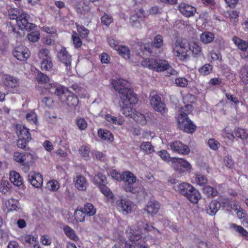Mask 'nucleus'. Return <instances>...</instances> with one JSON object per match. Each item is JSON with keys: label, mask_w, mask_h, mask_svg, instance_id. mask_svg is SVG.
Segmentation results:
<instances>
[{"label": "nucleus", "mask_w": 248, "mask_h": 248, "mask_svg": "<svg viewBox=\"0 0 248 248\" xmlns=\"http://www.w3.org/2000/svg\"><path fill=\"white\" fill-rule=\"evenodd\" d=\"M172 52L180 61L186 60L189 56L188 51L194 57H198L202 54V47L195 42H187L182 39H177L172 44Z\"/></svg>", "instance_id": "obj_1"}, {"label": "nucleus", "mask_w": 248, "mask_h": 248, "mask_svg": "<svg viewBox=\"0 0 248 248\" xmlns=\"http://www.w3.org/2000/svg\"><path fill=\"white\" fill-rule=\"evenodd\" d=\"M127 83V81L123 78L113 79L111 82L114 89L118 92L121 101L125 104L130 103L129 101H136L133 90L125 87Z\"/></svg>", "instance_id": "obj_2"}, {"label": "nucleus", "mask_w": 248, "mask_h": 248, "mask_svg": "<svg viewBox=\"0 0 248 248\" xmlns=\"http://www.w3.org/2000/svg\"><path fill=\"white\" fill-rule=\"evenodd\" d=\"M125 233L130 242L125 243V248H149L145 238L142 237V232L138 228L136 229L133 226H128Z\"/></svg>", "instance_id": "obj_3"}, {"label": "nucleus", "mask_w": 248, "mask_h": 248, "mask_svg": "<svg viewBox=\"0 0 248 248\" xmlns=\"http://www.w3.org/2000/svg\"><path fill=\"white\" fill-rule=\"evenodd\" d=\"M16 129L18 138L16 143L17 147L24 150H29L30 148L28 144L32 140L30 129L25 125L20 124L16 125Z\"/></svg>", "instance_id": "obj_4"}, {"label": "nucleus", "mask_w": 248, "mask_h": 248, "mask_svg": "<svg viewBox=\"0 0 248 248\" xmlns=\"http://www.w3.org/2000/svg\"><path fill=\"white\" fill-rule=\"evenodd\" d=\"M13 157L14 160L27 171L30 170L35 160L34 155L28 152H15Z\"/></svg>", "instance_id": "obj_5"}, {"label": "nucleus", "mask_w": 248, "mask_h": 248, "mask_svg": "<svg viewBox=\"0 0 248 248\" xmlns=\"http://www.w3.org/2000/svg\"><path fill=\"white\" fill-rule=\"evenodd\" d=\"M144 67L156 72H162L168 70L170 67L167 61L164 60L153 58L145 59L141 62Z\"/></svg>", "instance_id": "obj_6"}, {"label": "nucleus", "mask_w": 248, "mask_h": 248, "mask_svg": "<svg viewBox=\"0 0 248 248\" xmlns=\"http://www.w3.org/2000/svg\"><path fill=\"white\" fill-rule=\"evenodd\" d=\"M2 81L9 92L13 93H20V82L17 78L9 74H5L2 77Z\"/></svg>", "instance_id": "obj_7"}, {"label": "nucleus", "mask_w": 248, "mask_h": 248, "mask_svg": "<svg viewBox=\"0 0 248 248\" xmlns=\"http://www.w3.org/2000/svg\"><path fill=\"white\" fill-rule=\"evenodd\" d=\"M122 179L124 182L123 186L124 190L127 192L133 194H138L139 192L134 187V185L136 182L137 177L130 171H124L122 174Z\"/></svg>", "instance_id": "obj_8"}, {"label": "nucleus", "mask_w": 248, "mask_h": 248, "mask_svg": "<svg viewBox=\"0 0 248 248\" xmlns=\"http://www.w3.org/2000/svg\"><path fill=\"white\" fill-rule=\"evenodd\" d=\"M30 18V15L24 11L22 12L21 15L16 21L19 30L31 31L36 28L35 24L29 22Z\"/></svg>", "instance_id": "obj_9"}, {"label": "nucleus", "mask_w": 248, "mask_h": 248, "mask_svg": "<svg viewBox=\"0 0 248 248\" xmlns=\"http://www.w3.org/2000/svg\"><path fill=\"white\" fill-rule=\"evenodd\" d=\"M150 101L151 105L155 110L163 115L168 112V108L165 103L162 101L160 95L155 94L152 95Z\"/></svg>", "instance_id": "obj_10"}, {"label": "nucleus", "mask_w": 248, "mask_h": 248, "mask_svg": "<svg viewBox=\"0 0 248 248\" xmlns=\"http://www.w3.org/2000/svg\"><path fill=\"white\" fill-rule=\"evenodd\" d=\"M172 166L180 173L190 171L192 167L190 163L184 159L174 157L171 159Z\"/></svg>", "instance_id": "obj_11"}, {"label": "nucleus", "mask_w": 248, "mask_h": 248, "mask_svg": "<svg viewBox=\"0 0 248 248\" xmlns=\"http://www.w3.org/2000/svg\"><path fill=\"white\" fill-rule=\"evenodd\" d=\"M51 93H54L62 101L69 90L64 86L57 83H49L46 88Z\"/></svg>", "instance_id": "obj_12"}, {"label": "nucleus", "mask_w": 248, "mask_h": 248, "mask_svg": "<svg viewBox=\"0 0 248 248\" xmlns=\"http://www.w3.org/2000/svg\"><path fill=\"white\" fill-rule=\"evenodd\" d=\"M57 57L59 61L66 67V69L67 71L71 70L72 61V56L64 47H62L59 51Z\"/></svg>", "instance_id": "obj_13"}, {"label": "nucleus", "mask_w": 248, "mask_h": 248, "mask_svg": "<svg viewBox=\"0 0 248 248\" xmlns=\"http://www.w3.org/2000/svg\"><path fill=\"white\" fill-rule=\"evenodd\" d=\"M13 54L15 58L20 61H26L31 55L29 48L23 45L15 47Z\"/></svg>", "instance_id": "obj_14"}, {"label": "nucleus", "mask_w": 248, "mask_h": 248, "mask_svg": "<svg viewBox=\"0 0 248 248\" xmlns=\"http://www.w3.org/2000/svg\"><path fill=\"white\" fill-rule=\"evenodd\" d=\"M92 6L91 4L84 0H79L76 2L74 9L77 14L85 16L91 13Z\"/></svg>", "instance_id": "obj_15"}, {"label": "nucleus", "mask_w": 248, "mask_h": 248, "mask_svg": "<svg viewBox=\"0 0 248 248\" xmlns=\"http://www.w3.org/2000/svg\"><path fill=\"white\" fill-rule=\"evenodd\" d=\"M160 208L159 203L155 200L150 201L142 209L143 213H146L149 217H154L156 215Z\"/></svg>", "instance_id": "obj_16"}, {"label": "nucleus", "mask_w": 248, "mask_h": 248, "mask_svg": "<svg viewBox=\"0 0 248 248\" xmlns=\"http://www.w3.org/2000/svg\"><path fill=\"white\" fill-rule=\"evenodd\" d=\"M132 118L136 122L141 125L145 124L149 121L154 123L156 122V119L154 118V115L151 113H147V116H145L140 112L136 111Z\"/></svg>", "instance_id": "obj_17"}, {"label": "nucleus", "mask_w": 248, "mask_h": 248, "mask_svg": "<svg viewBox=\"0 0 248 248\" xmlns=\"http://www.w3.org/2000/svg\"><path fill=\"white\" fill-rule=\"evenodd\" d=\"M170 147L172 152L183 155H187L190 152L189 147L178 140L170 143Z\"/></svg>", "instance_id": "obj_18"}, {"label": "nucleus", "mask_w": 248, "mask_h": 248, "mask_svg": "<svg viewBox=\"0 0 248 248\" xmlns=\"http://www.w3.org/2000/svg\"><path fill=\"white\" fill-rule=\"evenodd\" d=\"M178 122L180 128L187 133H192L196 129V125L189 118H181Z\"/></svg>", "instance_id": "obj_19"}, {"label": "nucleus", "mask_w": 248, "mask_h": 248, "mask_svg": "<svg viewBox=\"0 0 248 248\" xmlns=\"http://www.w3.org/2000/svg\"><path fill=\"white\" fill-rule=\"evenodd\" d=\"M163 45V38L161 35L155 36L152 42L151 46L149 44L144 45V48L142 51L143 52H148L152 53L153 52L152 48H160Z\"/></svg>", "instance_id": "obj_20"}, {"label": "nucleus", "mask_w": 248, "mask_h": 248, "mask_svg": "<svg viewBox=\"0 0 248 248\" xmlns=\"http://www.w3.org/2000/svg\"><path fill=\"white\" fill-rule=\"evenodd\" d=\"M28 181L31 184L36 188H40L43 184V176L41 174L34 171L31 172L28 176Z\"/></svg>", "instance_id": "obj_21"}, {"label": "nucleus", "mask_w": 248, "mask_h": 248, "mask_svg": "<svg viewBox=\"0 0 248 248\" xmlns=\"http://www.w3.org/2000/svg\"><path fill=\"white\" fill-rule=\"evenodd\" d=\"M117 204L118 209L126 214L131 213L134 206L133 202L127 199H121Z\"/></svg>", "instance_id": "obj_22"}, {"label": "nucleus", "mask_w": 248, "mask_h": 248, "mask_svg": "<svg viewBox=\"0 0 248 248\" xmlns=\"http://www.w3.org/2000/svg\"><path fill=\"white\" fill-rule=\"evenodd\" d=\"M178 9L182 15L187 17L193 16L196 12V8L184 2L180 3Z\"/></svg>", "instance_id": "obj_23"}, {"label": "nucleus", "mask_w": 248, "mask_h": 248, "mask_svg": "<svg viewBox=\"0 0 248 248\" xmlns=\"http://www.w3.org/2000/svg\"><path fill=\"white\" fill-rule=\"evenodd\" d=\"M193 187L192 185L188 183L182 182L176 186H174L173 189L180 195L185 197L188 192L193 189Z\"/></svg>", "instance_id": "obj_24"}, {"label": "nucleus", "mask_w": 248, "mask_h": 248, "mask_svg": "<svg viewBox=\"0 0 248 248\" xmlns=\"http://www.w3.org/2000/svg\"><path fill=\"white\" fill-rule=\"evenodd\" d=\"M62 101L64 102L68 106L71 107H76L79 102L77 95L70 91L67 92V94Z\"/></svg>", "instance_id": "obj_25"}, {"label": "nucleus", "mask_w": 248, "mask_h": 248, "mask_svg": "<svg viewBox=\"0 0 248 248\" xmlns=\"http://www.w3.org/2000/svg\"><path fill=\"white\" fill-rule=\"evenodd\" d=\"M138 228L141 232L143 231L145 232H148L155 231L157 234H161L160 231L153 226V223L148 222L146 220L140 222Z\"/></svg>", "instance_id": "obj_26"}, {"label": "nucleus", "mask_w": 248, "mask_h": 248, "mask_svg": "<svg viewBox=\"0 0 248 248\" xmlns=\"http://www.w3.org/2000/svg\"><path fill=\"white\" fill-rule=\"evenodd\" d=\"M135 97L136 99V101L134 103L129 101L130 103L125 104L123 102H122L123 105V107L122 108L123 113L126 117H130L132 118L136 111V110L131 107V105H135L138 103V99L136 93H135Z\"/></svg>", "instance_id": "obj_27"}, {"label": "nucleus", "mask_w": 248, "mask_h": 248, "mask_svg": "<svg viewBox=\"0 0 248 248\" xmlns=\"http://www.w3.org/2000/svg\"><path fill=\"white\" fill-rule=\"evenodd\" d=\"M221 207V203L217 200H212L206 207L207 213L213 216L216 215Z\"/></svg>", "instance_id": "obj_28"}, {"label": "nucleus", "mask_w": 248, "mask_h": 248, "mask_svg": "<svg viewBox=\"0 0 248 248\" xmlns=\"http://www.w3.org/2000/svg\"><path fill=\"white\" fill-rule=\"evenodd\" d=\"M75 187L79 190L86 189L88 183L86 178L81 175H77L76 178Z\"/></svg>", "instance_id": "obj_29"}, {"label": "nucleus", "mask_w": 248, "mask_h": 248, "mask_svg": "<svg viewBox=\"0 0 248 248\" xmlns=\"http://www.w3.org/2000/svg\"><path fill=\"white\" fill-rule=\"evenodd\" d=\"M185 197L191 203L196 204L198 202L201 196L199 191L193 187V189L188 192Z\"/></svg>", "instance_id": "obj_30"}, {"label": "nucleus", "mask_w": 248, "mask_h": 248, "mask_svg": "<svg viewBox=\"0 0 248 248\" xmlns=\"http://www.w3.org/2000/svg\"><path fill=\"white\" fill-rule=\"evenodd\" d=\"M40 68L43 71L53 72V73L56 71V68L52 62V58L41 61Z\"/></svg>", "instance_id": "obj_31"}, {"label": "nucleus", "mask_w": 248, "mask_h": 248, "mask_svg": "<svg viewBox=\"0 0 248 248\" xmlns=\"http://www.w3.org/2000/svg\"><path fill=\"white\" fill-rule=\"evenodd\" d=\"M63 231L67 238L77 242L79 240V237L76 234L75 231L69 226L65 225L63 226Z\"/></svg>", "instance_id": "obj_32"}, {"label": "nucleus", "mask_w": 248, "mask_h": 248, "mask_svg": "<svg viewBox=\"0 0 248 248\" xmlns=\"http://www.w3.org/2000/svg\"><path fill=\"white\" fill-rule=\"evenodd\" d=\"M105 119L112 125H121L124 123V120L121 117H115L110 114H107L104 116Z\"/></svg>", "instance_id": "obj_33"}, {"label": "nucleus", "mask_w": 248, "mask_h": 248, "mask_svg": "<svg viewBox=\"0 0 248 248\" xmlns=\"http://www.w3.org/2000/svg\"><path fill=\"white\" fill-rule=\"evenodd\" d=\"M239 77L241 81L245 85L248 84V65H244L240 69L239 72Z\"/></svg>", "instance_id": "obj_34"}, {"label": "nucleus", "mask_w": 248, "mask_h": 248, "mask_svg": "<svg viewBox=\"0 0 248 248\" xmlns=\"http://www.w3.org/2000/svg\"><path fill=\"white\" fill-rule=\"evenodd\" d=\"M193 109V107L191 105H186L181 107L180 109V114L178 115V119L189 118L188 116L192 112Z\"/></svg>", "instance_id": "obj_35"}, {"label": "nucleus", "mask_w": 248, "mask_h": 248, "mask_svg": "<svg viewBox=\"0 0 248 248\" xmlns=\"http://www.w3.org/2000/svg\"><path fill=\"white\" fill-rule=\"evenodd\" d=\"M10 180L11 182L17 186H20L23 184L22 178L19 173L16 171H12L10 173Z\"/></svg>", "instance_id": "obj_36"}, {"label": "nucleus", "mask_w": 248, "mask_h": 248, "mask_svg": "<svg viewBox=\"0 0 248 248\" xmlns=\"http://www.w3.org/2000/svg\"><path fill=\"white\" fill-rule=\"evenodd\" d=\"M232 41L241 51L248 49V42L240 39L237 36H234L232 38Z\"/></svg>", "instance_id": "obj_37"}, {"label": "nucleus", "mask_w": 248, "mask_h": 248, "mask_svg": "<svg viewBox=\"0 0 248 248\" xmlns=\"http://www.w3.org/2000/svg\"><path fill=\"white\" fill-rule=\"evenodd\" d=\"M4 205L8 211H16L19 208L18 201L14 198L6 200Z\"/></svg>", "instance_id": "obj_38"}, {"label": "nucleus", "mask_w": 248, "mask_h": 248, "mask_svg": "<svg viewBox=\"0 0 248 248\" xmlns=\"http://www.w3.org/2000/svg\"><path fill=\"white\" fill-rule=\"evenodd\" d=\"M214 39L215 35L211 32L204 31L200 35V40L204 44H207L212 42Z\"/></svg>", "instance_id": "obj_39"}, {"label": "nucleus", "mask_w": 248, "mask_h": 248, "mask_svg": "<svg viewBox=\"0 0 248 248\" xmlns=\"http://www.w3.org/2000/svg\"><path fill=\"white\" fill-rule=\"evenodd\" d=\"M21 239L24 242L25 244L33 246L34 248L37 246L38 244L37 241V238L31 234H26L21 236Z\"/></svg>", "instance_id": "obj_40"}, {"label": "nucleus", "mask_w": 248, "mask_h": 248, "mask_svg": "<svg viewBox=\"0 0 248 248\" xmlns=\"http://www.w3.org/2000/svg\"><path fill=\"white\" fill-rule=\"evenodd\" d=\"M98 134L103 140L108 141H112L113 140V136L108 130L99 129L98 131Z\"/></svg>", "instance_id": "obj_41"}, {"label": "nucleus", "mask_w": 248, "mask_h": 248, "mask_svg": "<svg viewBox=\"0 0 248 248\" xmlns=\"http://www.w3.org/2000/svg\"><path fill=\"white\" fill-rule=\"evenodd\" d=\"M140 151L145 154H151L155 151L154 147L150 142L143 141L140 145Z\"/></svg>", "instance_id": "obj_42"}, {"label": "nucleus", "mask_w": 248, "mask_h": 248, "mask_svg": "<svg viewBox=\"0 0 248 248\" xmlns=\"http://www.w3.org/2000/svg\"><path fill=\"white\" fill-rule=\"evenodd\" d=\"M204 193L208 198H213L217 195L218 191L216 188L207 185L205 186L202 189Z\"/></svg>", "instance_id": "obj_43"}, {"label": "nucleus", "mask_w": 248, "mask_h": 248, "mask_svg": "<svg viewBox=\"0 0 248 248\" xmlns=\"http://www.w3.org/2000/svg\"><path fill=\"white\" fill-rule=\"evenodd\" d=\"M72 42L76 49L80 48L82 46V41L79 36V34L76 31H73L72 32Z\"/></svg>", "instance_id": "obj_44"}, {"label": "nucleus", "mask_w": 248, "mask_h": 248, "mask_svg": "<svg viewBox=\"0 0 248 248\" xmlns=\"http://www.w3.org/2000/svg\"><path fill=\"white\" fill-rule=\"evenodd\" d=\"M195 180L197 184L201 186H205L208 183L206 176L200 173H195Z\"/></svg>", "instance_id": "obj_45"}, {"label": "nucleus", "mask_w": 248, "mask_h": 248, "mask_svg": "<svg viewBox=\"0 0 248 248\" xmlns=\"http://www.w3.org/2000/svg\"><path fill=\"white\" fill-rule=\"evenodd\" d=\"M117 51L118 54L125 59H129L130 57V51L129 47L126 46H120L118 47Z\"/></svg>", "instance_id": "obj_46"}, {"label": "nucleus", "mask_w": 248, "mask_h": 248, "mask_svg": "<svg viewBox=\"0 0 248 248\" xmlns=\"http://www.w3.org/2000/svg\"><path fill=\"white\" fill-rule=\"evenodd\" d=\"M23 11L20 10L18 8H11L8 10V16L9 18L11 20H16L19 18L21 15L22 12Z\"/></svg>", "instance_id": "obj_47"}, {"label": "nucleus", "mask_w": 248, "mask_h": 248, "mask_svg": "<svg viewBox=\"0 0 248 248\" xmlns=\"http://www.w3.org/2000/svg\"><path fill=\"white\" fill-rule=\"evenodd\" d=\"M95 183L98 187H100L102 185H105L107 184V178L103 173L98 172L94 177Z\"/></svg>", "instance_id": "obj_48"}, {"label": "nucleus", "mask_w": 248, "mask_h": 248, "mask_svg": "<svg viewBox=\"0 0 248 248\" xmlns=\"http://www.w3.org/2000/svg\"><path fill=\"white\" fill-rule=\"evenodd\" d=\"M82 209L89 217L94 216L96 212V209L93 204L89 202L85 204L83 209Z\"/></svg>", "instance_id": "obj_49"}, {"label": "nucleus", "mask_w": 248, "mask_h": 248, "mask_svg": "<svg viewBox=\"0 0 248 248\" xmlns=\"http://www.w3.org/2000/svg\"><path fill=\"white\" fill-rule=\"evenodd\" d=\"M234 134L235 136L241 140H246L248 138V133L246 130L238 127L234 130Z\"/></svg>", "instance_id": "obj_50"}, {"label": "nucleus", "mask_w": 248, "mask_h": 248, "mask_svg": "<svg viewBox=\"0 0 248 248\" xmlns=\"http://www.w3.org/2000/svg\"><path fill=\"white\" fill-rule=\"evenodd\" d=\"M38 56L41 61L52 58L50 51L46 48L40 49L38 51Z\"/></svg>", "instance_id": "obj_51"}, {"label": "nucleus", "mask_w": 248, "mask_h": 248, "mask_svg": "<svg viewBox=\"0 0 248 248\" xmlns=\"http://www.w3.org/2000/svg\"><path fill=\"white\" fill-rule=\"evenodd\" d=\"M230 227L233 229L236 232H238L242 236H248V232L242 226L237 225V224L233 223L230 224Z\"/></svg>", "instance_id": "obj_52"}, {"label": "nucleus", "mask_w": 248, "mask_h": 248, "mask_svg": "<svg viewBox=\"0 0 248 248\" xmlns=\"http://www.w3.org/2000/svg\"><path fill=\"white\" fill-rule=\"evenodd\" d=\"M100 191L108 199H113L114 195L110 188L105 185H102L99 187Z\"/></svg>", "instance_id": "obj_53"}, {"label": "nucleus", "mask_w": 248, "mask_h": 248, "mask_svg": "<svg viewBox=\"0 0 248 248\" xmlns=\"http://www.w3.org/2000/svg\"><path fill=\"white\" fill-rule=\"evenodd\" d=\"M212 69V65L209 63H205L199 69V72L201 75L207 76L211 73Z\"/></svg>", "instance_id": "obj_54"}, {"label": "nucleus", "mask_w": 248, "mask_h": 248, "mask_svg": "<svg viewBox=\"0 0 248 248\" xmlns=\"http://www.w3.org/2000/svg\"><path fill=\"white\" fill-rule=\"evenodd\" d=\"M77 30L82 38H86L89 35V31L83 25L76 24Z\"/></svg>", "instance_id": "obj_55"}, {"label": "nucleus", "mask_w": 248, "mask_h": 248, "mask_svg": "<svg viewBox=\"0 0 248 248\" xmlns=\"http://www.w3.org/2000/svg\"><path fill=\"white\" fill-rule=\"evenodd\" d=\"M47 187L49 190L53 192H56L60 188V184L57 180H50L47 183Z\"/></svg>", "instance_id": "obj_56"}, {"label": "nucleus", "mask_w": 248, "mask_h": 248, "mask_svg": "<svg viewBox=\"0 0 248 248\" xmlns=\"http://www.w3.org/2000/svg\"><path fill=\"white\" fill-rule=\"evenodd\" d=\"M37 82L40 84H46L49 80V78L41 72H39L36 78Z\"/></svg>", "instance_id": "obj_57"}, {"label": "nucleus", "mask_w": 248, "mask_h": 248, "mask_svg": "<svg viewBox=\"0 0 248 248\" xmlns=\"http://www.w3.org/2000/svg\"><path fill=\"white\" fill-rule=\"evenodd\" d=\"M86 214L84 211L81 210H76L74 214L75 218L78 222H82L85 219Z\"/></svg>", "instance_id": "obj_58"}, {"label": "nucleus", "mask_w": 248, "mask_h": 248, "mask_svg": "<svg viewBox=\"0 0 248 248\" xmlns=\"http://www.w3.org/2000/svg\"><path fill=\"white\" fill-rule=\"evenodd\" d=\"M6 28L9 32L13 33L16 35V37H21L22 34L18 31H16V26L13 25L11 22H8L6 25Z\"/></svg>", "instance_id": "obj_59"}, {"label": "nucleus", "mask_w": 248, "mask_h": 248, "mask_svg": "<svg viewBox=\"0 0 248 248\" xmlns=\"http://www.w3.org/2000/svg\"><path fill=\"white\" fill-rule=\"evenodd\" d=\"M101 23L106 26H108L113 21L112 16L109 14H104L101 18Z\"/></svg>", "instance_id": "obj_60"}, {"label": "nucleus", "mask_w": 248, "mask_h": 248, "mask_svg": "<svg viewBox=\"0 0 248 248\" xmlns=\"http://www.w3.org/2000/svg\"><path fill=\"white\" fill-rule=\"evenodd\" d=\"M26 118L28 122L31 124H36L37 123V117L36 114L34 112L31 111L28 113L26 114Z\"/></svg>", "instance_id": "obj_61"}, {"label": "nucleus", "mask_w": 248, "mask_h": 248, "mask_svg": "<svg viewBox=\"0 0 248 248\" xmlns=\"http://www.w3.org/2000/svg\"><path fill=\"white\" fill-rule=\"evenodd\" d=\"M209 148L214 151H217L220 146V143L214 138L210 139L208 141Z\"/></svg>", "instance_id": "obj_62"}, {"label": "nucleus", "mask_w": 248, "mask_h": 248, "mask_svg": "<svg viewBox=\"0 0 248 248\" xmlns=\"http://www.w3.org/2000/svg\"><path fill=\"white\" fill-rule=\"evenodd\" d=\"M29 40L32 42H36L40 38V33L38 31H32L28 34Z\"/></svg>", "instance_id": "obj_63"}, {"label": "nucleus", "mask_w": 248, "mask_h": 248, "mask_svg": "<svg viewBox=\"0 0 248 248\" xmlns=\"http://www.w3.org/2000/svg\"><path fill=\"white\" fill-rule=\"evenodd\" d=\"M90 152V148L88 146L82 145L79 149V152L80 155L84 157H88Z\"/></svg>", "instance_id": "obj_64"}]
</instances>
